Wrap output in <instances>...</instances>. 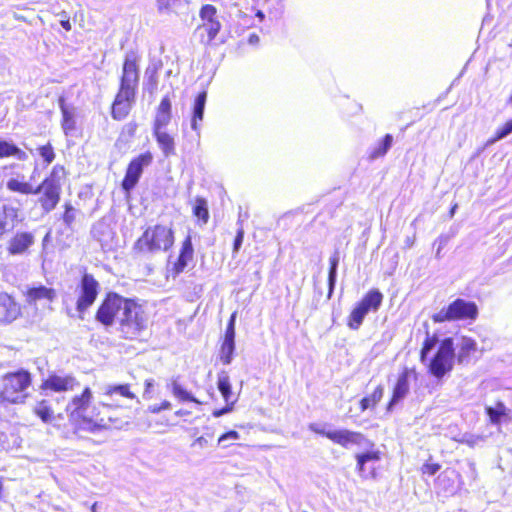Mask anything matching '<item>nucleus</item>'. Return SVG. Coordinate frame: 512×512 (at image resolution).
<instances>
[{
    "label": "nucleus",
    "instance_id": "8fccbe9b",
    "mask_svg": "<svg viewBox=\"0 0 512 512\" xmlns=\"http://www.w3.org/2000/svg\"><path fill=\"white\" fill-rule=\"evenodd\" d=\"M154 387V380L153 379H147L145 380V391H144V397H150L152 393V389Z\"/></svg>",
    "mask_w": 512,
    "mask_h": 512
},
{
    "label": "nucleus",
    "instance_id": "7c9ffc66",
    "mask_svg": "<svg viewBox=\"0 0 512 512\" xmlns=\"http://www.w3.org/2000/svg\"><path fill=\"white\" fill-rule=\"evenodd\" d=\"M156 7L159 13L166 15H179L188 7L187 0H156Z\"/></svg>",
    "mask_w": 512,
    "mask_h": 512
},
{
    "label": "nucleus",
    "instance_id": "a211bd4d",
    "mask_svg": "<svg viewBox=\"0 0 512 512\" xmlns=\"http://www.w3.org/2000/svg\"><path fill=\"white\" fill-rule=\"evenodd\" d=\"M23 220L21 209L11 199L0 204V238L12 232Z\"/></svg>",
    "mask_w": 512,
    "mask_h": 512
},
{
    "label": "nucleus",
    "instance_id": "7ed1b4c3",
    "mask_svg": "<svg viewBox=\"0 0 512 512\" xmlns=\"http://www.w3.org/2000/svg\"><path fill=\"white\" fill-rule=\"evenodd\" d=\"M454 338L438 341L436 334L426 333L419 350V361L426 366L427 373L437 380L450 374L455 365Z\"/></svg>",
    "mask_w": 512,
    "mask_h": 512
},
{
    "label": "nucleus",
    "instance_id": "6e6d98bb",
    "mask_svg": "<svg viewBox=\"0 0 512 512\" xmlns=\"http://www.w3.org/2000/svg\"><path fill=\"white\" fill-rule=\"evenodd\" d=\"M194 443H195V444H198V445H200V446H203V445L207 444V440H206L203 436H200V437H198V438L195 440V442H194Z\"/></svg>",
    "mask_w": 512,
    "mask_h": 512
},
{
    "label": "nucleus",
    "instance_id": "c9c22d12",
    "mask_svg": "<svg viewBox=\"0 0 512 512\" xmlns=\"http://www.w3.org/2000/svg\"><path fill=\"white\" fill-rule=\"evenodd\" d=\"M384 394V388L382 385L375 387L373 392L366 397H363L359 402V408L362 412L369 408H374L381 401Z\"/></svg>",
    "mask_w": 512,
    "mask_h": 512
},
{
    "label": "nucleus",
    "instance_id": "393cba45",
    "mask_svg": "<svg viewBox=\"0 0 512 512\" xmlns=\"http://www.w3.org/2000/svg\"><path fill=\"white\" fill-rule=\"evenodd\" d=\"M23 295L28 305H36L40 301L53 302L57 297V292L54 288L38 285L28 287Z\"/></svg>",
    "mask_w": 512,
    "mask_h": 512
},
{
    "label": "nucleus",
    "instance_id": "6e6552de",
    "mask_svg": "<svg viewBox=\"0 0 512 512\" xmlns=\"http://www.w3.org/2000/svg\"><path fill=\"white\" fill-rule=\"evenodd\" d=\"M93 400V392L89 386L82 389L80 394L71 397L66 412L68 415L69 424L71 426V434L78 438H84L85 425L89 418L86 413Z\"/></svg>",
    "mask_w": 512,
    "mask_h": 512
},
{
    "label": "nucleus",
    "instance_id": "4c0bfd02",
    "mask_svg": "<svg viewBox=\"0 0 512 512\" xmlns=\"http://www.w3.org/2000/svg\"><path fill=\"white\" fill-rule=\"evenodd\" d=\"M115 394H119L130 400H133L136 397L135 394L131 391L129 384L111 385L108 386L104 392V395L109 398Z\"/></svg>",
    "mask_w": 512,
    "mask_h": 512
},
{
    "label": "nucleus",
    "instance_id": "cd10ccee",
    "mask_svg": "<svg viewBox=\"0 0 512 512\" xmlns=\"http://www.w3.org/2000/svg\"><path fill=\"white\" fill-rule=\"evenodd\" d=\"M485 413L489 418V422L493 425H499L502 420L510 421L512 419L510 410L501 401L496 402L494 407H486Z\"/></svg>",
    "mask_w": 512,
    "mask_h": 512
},
{
    "label": "nucleus",
    "instance_id": "39448f33",
    "mask_svg": "<svg viewBox=\"0 0 512 512\" xmlns=\"http://www.w3.org/2000/svg\"><path fill=\"white\" fill-rule=\"evenodd\" d=\"M126 419V407L110 401H99L89 414L85 425V433L97 434L104 431L119 429Z\"/></svg>",
    "mask_w": 512,
    "mask_h": 512
},
{
    "label": "nucleus",
    "instance_id": "0eeeda50",
    "mask_svg": "<svg viewBox=\"0 0 512 512\" xmlns=\"http://www.w3.org/2000/svg\"><path fill=\"white\" fill-rule=\"evenodd\" d=\"M118 331L125 340H139L148 328V317L137 298H129L118 318Z\"/></svg>",
    "mask_w": 512,
    "mask_h": 512
},
{
    "label": "nucleus",
    "instance_id": "1a4fd4ad",
    "mask_svg": "<svg viewBox=\"0 0 512 512\" xmlns=\"http://www.w3.org/2000/svg\"><path fill=\"white\" fill-rule=\"evenodd\" d=\"M384 296L377 288L368 290L354 305L346 319V324L351 330H358L366 315L377 312L382 305Z\"/></svg>",
    "mask_w": 512,
    "mask_h": 512
},
{
    "label": "nucleus",
    "instance_id": "c03bdc74",
    "mask_svg": "<svg viewBox=\"0 0 512 512\" xmlns=\"http://www.w3.org/2000/svg\"><path fill=\"white\" fill-rule=\"evenodd\" d=\"M512 133V118L507 120L504 124L499 126L491 140V142H496L498 140H501Z\"/></svg>",
    "mask_w": 512,
    "mask_h": 512
},
{
    "label": "nucleus",
    "instance_id": "58836bf2",
    "mask_svg": "<svg viewBox=\"0 0 512 512\" xmlns=\"http://www.w3.org/2000/svg\"><path fill=\"white\" fill-rule=\"evenodd\" d=\"M392 142H393L392 135L386 134L382 138L380 144L376 148L371 150V152L369 154V158L377 159V158H381V157L385 156L386 153L388 152V150L390 149V147L392 146Z\"/></svg>",
    "mask_w": 512,
    "mask_h": 512
},
{
    "label": "nucleus",
    "instance_id": "bb28decb",
    "mask_svg": "<svg viewBox=\"0 0 512 512\" xmlns=\"http://www.w3.org/2000/svg\"><path fill=\"white\" fill-rule=\"evenodd\" d=\"M165 127H152V134L166 157L175 155V141L172 135L165 132Z\"/></svg>",
    "mask_w": 512,
    "mask_h": 512
},
{
    "label": "nucleus",
    "instance_id": "f03ea898",
    "mask_svg": "<svg viewBox=\"0 0 512 512\" xmlns=\"http://www.w3.org/2000/svg\"><path fill=\"white\" fill-rule=\"evenodd\" d=\"M139 61L136 51L131 50L124 56L118 89L110 106V115L115 121L125 120L135 105L140 81Z\"/></svg>",
    "mask_w": 512,
    "mask_h": 512
},
{
    "label": "nucleus",
    "instance_id": "e433bc0d",
    "mask_svg": "<svg viewBox=\"0 0 512 512\" xmlns=\"http://www.w3.org/2000/svg\"><path fill=\"white\" fill-rule=\"evenodd\" d=\"M192 214L195 218H197L198 222L202 225L207 224L209 221V210L207 206V201L202 197H197L195 199Z\"/></svg>",
    "mask_w": 512,
    "mask_h": 512
},
{
    "label": "nucleus",
    "instance_id": "9b49d317",
    "mask_svg": "<svg viewBox=\"0 0 512 512\" xmlns=\"http://www.w3.org/2000/svg\"><path fill=\"white\" fill-rule=\"evenodd\" d=\"M129 298L114 291L106 292L95 311V320L104 327L113 326L118 315L123 312Z\"/></svg>",
    "mask_w": 512,
    "mask_h": 512
},
{
    "label": "nucleus",
    "instance_id": "a878e982",
    "mask_svg": "<svg viewBox=\"0 0 512 512\" xmlns=\"http://www.w3.org/2000/svg\"><path fill=\"white\" fill-rule=\"evenodd\" d=\"M172 119V103L169 95L162 97L156 108L152 127H166Z\"/></svg>",
    "mask_w": 512,
    "mask_h": 512
},
{
    "label": "nucleus",
    "instance_id": "aec40b11",
    "mask_svg": "<svg viewBox=\"0 0 512 512\" xmlns=\"http://www.w3.org/2000/svg\"><path fill=\"white\" fill-rule=\"evenodd\" d=\"M356 471L363 479H375L378 476V468L376 463L381 459L379 450H368L366 452L357 453Z\"/></svg>",
    "mask_w": 512,
    "mask_h": 512
},
{
    "label": "nucleus",
    "instance_id": "20e7f679",
    "mask_svg": "<svg viewBox=\"0 0 512 512\" xmlns=\"http://www.w3.org/2000/svg\"><path fill=\"white\" fill-rule=\"evenodd\" d=\"M175 243L172 223H156L144 228L133 244V252L139 256H154L166 253Z\"/></svg>",
    "mask_w": 512,
    "mask_h": 512
},
{
    "label": "nucleus",
    "instance_id": "c756f323",
    "mask_svg": "<svg viewBox=\"0 0 512 512\" xmlns=\"http://www.w3.org/2000/svg\"><path fill=\"white\" fill-rule=\"evenodd\" d=\"M58 102L62 115L61 127L65 135H70L76 129L74 113L67 107L64 97H60Z\"/></svg>",
    "mask_w": 512,
    "mask_h": 512
},
{
    "label": "nucleus",
    "instance_id": "f257e3e1",
    "mask_svg": "<svg viewBox=\"0 0 512 512\" xmlns=\"http://www.w3.org/2000/svg\"><path fill=\"white\" fill-rule=\"evenodd\" d=\"M67 172L63 165L56 164L52 167L49 174L41 181L37 187H33L28 181L12 177L7 180L6 188L12 193L21 195L39 194L37 204L43 214L53 211L60 202L63 182Z\"/></svg>",
    "mask_w": 512,
    "mask_h": 512
},
{
    "label": "nucleus",
    "instance_id": "412c9836",
    "mask_svg": "<svg viewBox=\"0 0 512 512\" xmlns=\"http://www.w3.org/2000/svg\"><path fill=\"white\" fill-rule=\"evenodd\" d=\"M235 321H236V312H233L230 316V319L227 323L224 335L220 342L219 347V361L223 365H228L231 363L234 352H235Z\"/></svg>",
    "mask_w": 512,
    "mask_h": 512
},
{
    "label": "nucleus",
    "instance_id": "37998d69",
    "mask_svg": "<svg viewBox=\"0 0 512 512\" xmlns=\"http://www.w3.org/2000/svg\"><path fill=\"white\" fill-rule=\"evenodd\" d=\"M63 208L62 220L64 224L70 228L76 220V209L70 202H65Z\"/></svg>",
    "mask_w": 512,
    "mask_h": 512
},
{
    "label": "nucleus",
    "instance_id": "603ef678",
    "mask_svg": "<svg viewBox=\"0 0 512 512\" xmlns=\"http://www.w3.org/2000/svg\"><path fill=\"white\" fill-rule=\"evenodd\" d=\"M232 405H233V402L230 403V405L224 407V408H221V409H218V410H215L213 412V416L214 417H220L221 415H223L224 413H227L229 411L232 410Z\"/></svg>",
    "mask_w": 512,
    "mask_h": 512
},
{
    "label": "nucleus",
    "instance_id": "a19ab883",
    "mask_svg": "<svg viewBox=\"0 0 512 512\" xmlns=\"http://www.w3.org/2000/svg\"><path fill=\"white\" fill-rule=\"evenodd\" d=\"M338 264H339V256H338V253H335L329 259V272H328L329 294L332 293L335 283H336Z\"/></svg>",
    "mask_w": 512,
    "mask_h": 512
},
{
    "label": "nucleus",
    "instance_id": "9d476101",
    "mask_svg": "<svg viewBox=\"0 0 512 512\" xmlns=\"http://www.w3.org/2000/svg\"><path fill=\"white\" fill-rule=\"evenodd\" d=\"M478 314V306L475 302L457 298L446 308L432 314L431 319L436 324L460 320L474 321Z\"/></svg>",
    "mask_w": 512,
    "mask_h": 512
},
{
    "label": "nucleus",
    "instance_id": "2eb2a0df",
    "mask_svg": "<svg viewBox=\"0 0 512 512\" xmlns=\"http://www.w3.org/2000/svg\"><path fill=\"white\" fill-rule=\"evenodd\" d=\"M417 378L415 368H403L397 376V380L392 388L391 396L386 405L388 413L394 410V407L402 401L410 392V378Z\"/></svg>",
    "mask_w": 512,
    "mask_h": 512
},
{
    "label": "nucleus",
    "instance_id": "a18cd8bd",
    "mask_svg": "<svg viewBox=\"0 0 512 512\" xmlns=\"http://www.w3.org/2000/svg\"><path fill=\"white\" fill-rule=\"evenodd\" d=\"M172 408V404L168 400H163L159 404L150 405L147 408V412L150 414H159L163 410H170Z\"/></svg>",
    "mask_w": 512,
    "mask_h": 512
},
{
    "label": "nucleus",
    "instance_id": "2f4dec72",
    "mask_svg": "<svg viewBox=\"0 0 512 512\" xmlns=\"http://www.w3.org/2000/svg\"><path fill=\"white\" fill-rule=\"evenodd\" d=\"M170 389L173 396L179 402H190L197 405H201L202 402L198 400L190 391L185 389L179 382L178 378H173L170 383Z\"/></svg>",
    "mask_w": 512,
    "mask_h": 512
},
{
    "label": "nucleus",
    "instance_id": "5fc2aeb1",
    "mask_svg": "<svg viewBox=\"0 0 512 512\" xmlns=\"http://www.w3.org/2000/svg\"><path fill=\"white\" fill-rule=\"evenodd\" d=\"M248 41L250 44H257L259 42V36L253 33L249 36Z\"/></svg>",
    "mask_w": 512,
    "mask_h": 512
},
{
    "label": "nucleus",
    "instance_id": "864d4df0",
    "mask_svg": "<svg viewBox=\"0 0 512 512\" xmlns=\"http://www.w3.org/2000/svg\"><path fill=\"white\" fill-rule=\"evenodd\" d=\"M60 24H61V26H62L66 31H70V30H71V28H72V25H71L70 19H69V17H67V16L65 17V19H62V20L60 21Z\"/></svg>",
    "mask_w": 512,
    "mask_h": 512
},
{
    "label": "nucleus",
    "instance_id": "79ce46f5",
    "mask_svg": "<svg viewBox=\"0 0 512 512\" xmlns=\"http://www.w3.org/2000/svg\"><path fill=\"white\" fill-rule=\"evenodd\" d=\"M38 152L46 165L51 164L56 157L54 147L50 142L39 146Z\"/></svg>",
    "mask_w": 512,
    "mask_h": 512
},
{
    "label": "nucleus",
    "instance_id": "3c124183",
    "mask_svg": "<svg viewBox=\"0 0 512 512\" xmlns=\"http://www.w3.org/2000/svg\"><path fill=\"white\" fill-rule=\"evenodd\" d=\"M174 414H175V416L180 417V418H188V417H191L192 412L188 409L180 408L177 411H175Z\"/></svg>",
    "mask_w": 512,
    "mask_h": 512
},
{
    "label": "nucleus",
    "instance_id": "49530a36",
    "mask_svg": "<svg viewBox=\"0 0 512 512\" xmlns=\"http://www.w3.org/2000/svg\"><path fill=\"white\" fill-rule=\"evenodd\" d=\"M440 468L441 465L439 463L426 462L421 466L420 471L423 475L433 476L440 470Z\"/></svg>",
    "mask_w": 512,
    "mask_h": 512
},
{
    "label": "nucleus",
    "instance_id": "13d9d810",
    "mask_svg": "<svg viewBox=\"0 0 512 512\" xmlns=\"http://www.w3.org/2000/svg\"><path fill=\"white\" fill-rule=\"evenodd\" d=\"M458 205L454 204L450 209V216L452 217L455 213V210L457 209Z\"/></svg>",
    "mask_w": 512,
    "mask_h": 512
},
{
    "label": "nucleus",
    "instance_id": "c85d7f7f",
    "mask_svg": "<svg viewBox=\"0 0 512 512\" xmlns=\"http://www.w3.org/2000/svg\"><path fill=\"white\" fill-rule=\"evenodd\" d=\"M32 412L43 423H51L55 420V412L49 399H40L36 401Z\"/></svg>",
    "mask_w": 512,
    "mask_h": 512
},
{
    "label": "nucleus",
    "instance_id": "4468645a",
    "mask_svg": "<svg viewBox=\"0 0 512 512\" xmlns=\"http://www.w3.org/2000/svg\"><path fill=\"white\" fill-rule=\"evenodd\" d=\"M153 162V154L145 151L133 157L127 164L125 175L121 181V188L125 193H130L139 182L145 167Z\"/></svg>",
    "mask_w": 512,
    "mask_h": 512
},
{
    "label": "nucleus",
    "instance_id": "ea45409f",
    "mask_svg": "<svg viewBox=\"0 0 512 512\" xmlns=\"http://www.w3.org/2000/svg\"><path fill=\"white\" fill-rule=\"evenodd\" d=\"M217 387L225 402H229L232 397V387L230 378L226 373H222L218 376Z\"/></svg>",
    "mask_w": 512,
    "mask_h": 512
},
{
    "label": "nucleus",
    "instance_id": "473e14b6",
    "mask_svg": "<svg viewBox=\"0 0 512 512\" xmlns=\"http://www.w3.org/2000/svg\"><path fill=\"white\" fill-rule=\"evenodd\" d=\"M207 99V92L201 91L193 105V113H192V119H191V127L193 130L199 129V122L203 120V113H204V107Z\"/></svg>",
    "mask_w": 512,
    "mask_h": 512
},
{
    "label": "nucleus",
    "instance_id": "f704fd0d",
    "mask_svg": "<svg viewBox=\"0 0 512 512\" xmlns=\"http://www.w3.org/2000/svg\"><path fill=\"white\" fill-rule=\"evenodd\" d=\"M16 157L18 160L25 161L28 155L12 142L0 140V158Z\"/></svg>",
    "mask_w": 512,
    "mask_h": 512
},
{
    "label": "nucleus",
    "instance_id": "72a5a7b5",
    "mask_svg": "<svg viewBox=\"0 0 512 512\" xmlns=\"http://www.w3.org/2000/svg\"><path fill=\"white\" fill-rule=\"evenodd\" d=\"M138 126V123L134 120L123 125L119 131L116 146L128 145L136 137Z\"/></svg>",
    "mask_w": 512,
    "mask_h": 512
},
{
    "label": "nucleus",
    "instance_id": "6ab92c4d",
    "mask_svg": "<svg viewBox=\"0 0 512 512\" xmlns=\"http://www.w3.org/2000/svg\"><path fill=\"white\" fill-rule=\"evenodd\" d=\"M79 386V381L72 374L58 375L50 373L47 378L43 379L39 388L44 392H71Z\"/></svg>",
    "mask_w": 512,
    "mask_h": 512
},
{
    "label": "nucleus",
    "instance_id": "ddd939ff",
    "mask_svg": "<svg viewBox=\"0 0 512 512\" xmlns=\"http://www.w3.org/2000/svg\"><path fill=\"white\" fill-rule=\"evenodd\" d=\"M217 8L212 4H204L199 10L201 23L196 28L199 40L204 45H211L221 30Z\"/></svg>",
    "mask_w": 512,
    "mask_h": 512
},
{
    "label": "nucleus",
    "instance_id": "5701e85b",
    "mask_svg": "<svg viewBox=\"0 0 512 512\" xmlns=\"http://www.w3.org/2000/svg\"><path fill=\"white\" fill-rule=\"evenodd\" d=\"M35 243V236L29 231H18L8 240L6 251L9 255H23L29 252Z\"/></svg>",
    "mask_w": 512,
    "mask_h": 512
},
{
    "label": "nucleus",
    "instance_id": "de8ad7c7",
    "mask_svg": "<svg viewBox=\"0 0 512 512\" xmlns=\"http://www.w3.org/2000/svg\"><path fill=\"white\" fill-rule=\"evenodd\" d=\"M240 438V435L237 431L235 430H229L225 433H223L219 438H218V444L221 445L222 443H224L226 440H238Z\"/></svg>",
    "mask_w": 512,
    "mask_h": 512
},
{
    "label": "nucleus",
    "instance_id": "f8f14e48",
    "mask_svg": "<svg viewBox=\"0 0 512 512\" xmlns=\"http://www.w3.org/2000/svg\"><path fill=\"white\" fill-rule=\"evenodd\" d=\"M75 307L78 313L84 314L95 303L100 293V283L86 268L81 272L80 280L76 287Z\"/></svg>",
    "mask_w": 512,
    "mask_h": 512
},
{
    "label": "nucleus",
    "instance_id": "4be33fe9",
    "mask_svg": "<svg viewBox=\"0 0 512 512\" xmlns=\"http://www.w3.org/2000/svg\"><path fill=\"white\" fill-rule=\"evenodd\" d=\"M480 352L477 341L468 335H461L457 338L455 347V363L458 365H468L472 360L477 359Z\"/></svg>",
    "mask_w": 512,
    "mask_h": 512
},
{
    "label": "nucleus",
    "instance_id": "09e8293b",
    "mask_svg": "<svg viewBox=\"0 0 512 512\" xmlns=\"http://www.w3.org/2000/svg\"><path fill=\"white\" fill-rule=\"evenodd\" d=\"M243 239H244V229L243 227L241 226L238 230H237V234L235 236V239H234V242H233V252L236 253L239 251L241 245H242V242H243Z\"/></svg>",
    "mask_w": 512,
    "mask_h": 512
},
{
    "label": "nucleus",
    "instance_id": "423d86ee",
    "mask_svg": "<svg viewBox=\"0 0 512 512\" xmlns=\"http://www.w3.org/2000/svg\"><path fill=\"white\" fill-rule=\"evenodd\" d=\"M0 408L9 405L24 404L28 398V389L33 383L32 373L24 368L6 372L1 376Z\"/></svg>",
    "mask_w": 512,
    "mask_h": 512
},
{
    "label": "nucleus",
    "instance_id": "4d7b16f0",
    "mask_svg": "<svg viewBox=\"0 0 512 512\" xmlns=\"http://www.w3.org/2000/svg\"><path fill=\"white\" fill-rule=\"evenodd\" d=\"M255 15H256V17L259 18L260 21H263L265 18V15L261 10H258Z\"/></svg>",
    "mask_w": 512,
    "mask_h": 512
},
{
    "label": "nucleus",
    "instance_id": "f3484780",
    "mask_svg": "<svg viewBox=\"0 0 512 512\" xmlns=\"http://www.w3.org/2000/svg\"><path fill=\"white\" fill-rule=\"evenodd\" d=\"M22 306L6 291H0V327L8 326L22 318Z\"/></svg>",
    "mask_w": 512,
    "mask_h": 512
},
{
    "label": "nucleus",
    "instance_id": "dca6fc26",
    "mask_svg": "<svg viewBox=\"0 0 512 512\" xmlns=\"http://www.w3.org/2000/svg\"><path fill=\"white\" fill-rule=\"evenodd\" d=\"M309 430L317 435L326 437L333 443L342 447H348L351 444H360L364 440V436L360 432L349 431L345 429L326 431L317 423H311L309 425Z\"/></svg>",
    "mask_w": 512,
    "mask_h": 512
},
{
    "label": "nucleus",
    "instance_id": "b1692460",
    "mask_svg": "<svg viewBox=\"0 0 512 512\" xmlns=\"http://www.w3.org/2000/svg\"><path fill=\"white\" fill-rule=\"evenodd\" d=\"M194 257V248L192 244V237L190 235H187L182 243L179 250V254L172 264L171 267V274L173 277L178 276L181 274L185 268L187 267L188 263L193 260Z\"/></svg>",
    "mask_w": 512,
    "mask_h": 512
},
{
    "label": "nucleus",
    "instance_id": "bf43d9fd",
    "mask_svg": "<svg viewBox=\"0 0 512 512\" xmlns=\"http://www.w3.org/2000/svg\"><path fill=\"white\" fill-rule=\"evenodd\" d=\"M509 101L512 103V94L509 97Z\"/></svg>",
    "mask_w": 512,
    "mask_h": 512
}]
</instances>
